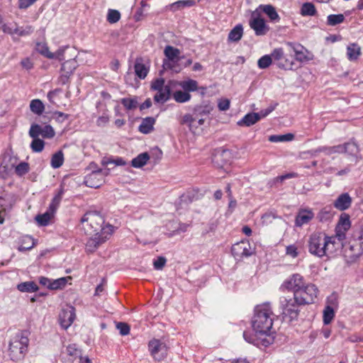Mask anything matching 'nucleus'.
Segmentation results:
<instances>
[{
    "instance_id": "nucleus-56",
    "label": "nucleus",
    "mask_w": 363,
    "mask_h": 363,
    "mask_svg": "<svg viewBox=\"0 0 363 363\" xmlns=\"http://www.w3.org/2000/svg\"><path fill=\"white\" fill-rule=\"evenodd\" d=\"M278 106L277 103L272 104L267 108L261 110L259 112H258V117L259 118V120L261 118L267 117L269 113H271Z\"/></svg>"
},
{
    "instance_id": "nucleus-54",
    "label": "nucleus",
    "mask_w": 363,
    "mask_h": 363,
    "mask_svg": "<svg viewBox=\"0 0 363 363\" xmlns=\"http://www.w3.org/2000/svg\"><path fill=\"white\" fill-rule=\"evenodd\" d=\"M67 284V279L65 277H62L57 279L52 280V285L50 289L56 290L63 288Z\"/></svg>"
},
{
    "instance_id": "nucleus-33",
    "label": "nucleus",
    "mask_w": 363,
    "mask_h": 363,
    "mask_svg": "<svg viewBox=\"0 0 363 363\" xmlns=\"http://www.w3.org/2000/svg\"><path fill=\"white\" fill-rule=\"evenodd\" d=\"M65 352L69 357V359L71 361H74L77 358H80V357H82L81 350L75 344H70L67 345L65 350Z\"/></svg>"
},
{
    "instance_id": "nucleus-1",
    "label": "nucleus",
    "mask_w": 363,
    "mask_h": 363,
    "mask_svg": "<svg viewBox=\"0 0 363 363\" xmlns=\"http://www.w3.org/2000/svg\"><path fill=\"white\" fill-rule=\"evenodd\" d=\"M274 315L270 302L257 305L251 320L254 333L244 331L245 340L258 347H266L272 344L274 340L272 333Z\"/></svg>"
},
{
    "instance_id": "nucleus-41",
    "label": "nucleus",
    "mask_w": 363,
    "mask_h": 363,
    "mask_svg": "<svg viewBox=\"0 0 363 363\" xmlns=\"http://www.w3.org/2000/svg\"><path fill=\"white\" fill-rule=\"evenodd\" d=\"M294 138V135L291 133H287L284 135H273L269 138V140L272 143L279 142H288L291 141Z\"/></svg>"
},
{
    "instance_id": "nucleus-59",
    "label": "nucleus",
    "mask_w": 363,
    "mask_h": 363,
    "mask_svg": "<svg viewBox=\"0 0 363 363\" xmlns=\"http://www.w3.org/2000/svg\"><path fill=\"white\" fill-rule=\"evenodd\" d=\"M298 177V174L296 172H290L287 173L279 177H277L274 179L273 182L274 183L276 182H282L286 179H292V178H297Z\"/></svg>"
},
{
    "instance_id": "nucleus-10",
    "label": "nucleus",
    "mask_w": 363,
    "mask_h": 363,
    "mask_svg": "<svg viewBox=\"0 0 363 363\" xmlns=\"http://www.w3.org/2000/svg\"><path fill=\"white\" fill-rule=\"evenodd\" d=\"M113 232L114 227L112 225H104L100 233H96L94 237L87 240L86 250L89 252H94L102 243L110 238Z\"/></svg>"
},
{
    "instance_id": "nucleus-2",
    "label": "nucleus",
    "mask_w": 363,
    "mask_h": 363,
    "mask_svg": "<svg viewBox=\"0 0 363 363\" xmlns=\"http://www.w3.org/2000/svg\"><path fill=\"white\" fill-rule=\"evenodd\" d=\"M335 238L323 232L311 233L307 240L308 252L318 257L328 256L335 250Z\"/></svg>"
},
{
    "instance_id": "nucleus-17",
    "label": "nucleus",
    "mask_w": 363,
    "mask_h": 363,
    "mask_svg": "<svg viewBox=\"0 0 363 363\" xmlns=\"http://www.w3.org/2000/svg\"><path fill=\"white\" fill-rule=\"evenodd\" d=\"M250 26L255 30L257 35H264L269 30V26L265 23V21L258 15H255L254 13L250 20Z\"/></svg>"
},
{
    "instance_id": "nucleus-23",
    "label": "nucleus",
    "mask_w": 363,
    "mask_h": 363,
    "mask_svg": "<svg viewBox=\"0 0 363 363\" xmlns=\"http://www.w3.org/2000/svg\"><path fill=\"white\" fill-rule=\"evenodd\" d=\"M134 69L135 75L141 79H145L149 72V67L143 62L141 58L136 59Z\"/></svg>"
},
{
    "instance_id": "nucleus-46",
    "label": "nucleus",
    "mask_w": 363,
    "mask_h": 363,
    "mask_svg": "<svg viewBox=\"0 0 363 363\" xmlns=\"http://www.w3.org/2000/svg\"><path fill=\"white\" fill-rule=\"evenodd\" d=\"M196 4L195 0H180L171 5L172 9H179L184 7H191Z\"/></svg>"
},
{
    "instance_id": "nucleus-6",
    "label": "nucleus",
    "mask_w": 363,
    "mask_h": 363,
    "mask_svg": "<svg viewBox=\"0 0 363 363\" xmlns=\"http://www.w3.org/2000/svg\"><path fill=\"white\" fill-rule=\"evenodd\" d=\"M176 84L175 81L170 80L165 84V80L162 77L153 80L150 87L152 90L157 91L154 96L155 101L162 104L167 101L171 96V87Z\"/></svg>"
},
{
    "instance_id": "nucleus-5",
    "label": "nucleus",
    "mask_w": 363,
    "mask_h": 363,
    "mask_svg": "<svg viewBox=\"0 0 363 363\" xmlns=\"http://www.w3.org/2000/svg\"><path fill=\"white\" fill-rule=\"evenodd\" d=\"M299 306L294 298L281 296L279 298V309L284 320L291 322L298 318L299 315Z\"/></svg>"
},
{
    "instance_id": "nucleus-60",
    "label": "nucleus",
    "mask_w": 363,
    "mask_h": 363,
    "mask_svg": "<svg viewBox=\"0 0 363 363\" xmlns=\"http://www.w3.org/2000/svg\"><path fill=\"white\" fill-rule=\"evenodd\" d=\"M116 328L119 330L121 335H127L130 333V326L125 323H118L116 324Z\"/></svg>"
},
{
    "instance_id": "nucleus-63",
    "label": "nucleus",
    "mask_w": 363,
    "mask_h": 363,
    "mask_svg": "<svg viewBox=\"0 0 363 363\" xmlns=\"http://www.w3.org/2000/svg\"><path fill=\"white\" fill-rule=\"evenodd\" d=\"M166 262H167V259L165 257L161 256V257H158L156 259L154 260L153 262V266H154V268L157 270H160L162 269L164 266L166 264Z\"/></svg>"
},
{
    "instance_id": "nucleus-19",
    "label": "nucleus",
    "mask_w": 363,
    "mask_h": 363,
    "mask_svg": "<svg viewBox=\"0 0 363 363\" xmlns=\"http://www.w3.org/2000/svg\"><path fill=\"white\" fill-rule=\"evenodd\" d=\"M352 204V198L348 193L340 194L333 202L335 208L340 211H345L350 207Z\"/></svg>"
},
{
    "instance_id": "nucleus-31",
    "label": "nucleus",
    "mask_w": 363,
    "mask_h": 363,
    "mask_svg": "<svg viewBox=\"0 0 363 363\" xmlns=\"http://www.w3.org/2000/svg\"><path fill=\"white\" fill-rule=\"evenodd\" d=\"M361 54V48L355 43L350 44L347 48V55L350 60H355Z\"/></svg>"
},
{
    "instance_id": "nucleus-25",
    "label": "nucleus",
    "mask_w": 363,
    "mask_h": 363,
    "mask_svg": "<svg viewBox=\"0 0 363 363\" xmlns=\"http://www.w3.org/2000/svg\"><path fill=\"white\" fill-rule=\"evenodd\" d=\"M64 193L65 190L63 186H60V188L58 189L57 192L55 194L53 199H52L48 209L55 213L57 209L60 206Z\"/></svg>"
},
{
    "instance_id": "nucleus-36",
    "label": "nucleus",
    "mask_w": 363,
    "mask_h": 363,
    "mask_svg": "<svg viewBox=\"0 0 363 363\" xmlns=\"http://www.w3.org/2000/svg\"><path fill=\"white\" fill-rule=\"evenodd\" d=\"M179 61L178 60H170V59H164L162 62V67L164 70H171L175 72H179L180 71V68L179 67Z\"/></svg>"
},
{
    "instance_id": "nucleus-61",
    "label": "nucleus",
    "mask_w": 363,
    "mask_h": 363,
    "mask_svg": "<svg viewBox=\"0 0 363 363\" xmlns=\"http://www.w3.org/2000/svg\"><path fill=\"white\" fill-rule=\"evenodd\" d=\"M348 230L346 228H342L335 227V235L333 236L335 240L337 238L339 241H342L346 238V233Z\"/></svg>"
},
{
    "instance_id": "nucleus-28",
    "label": "nucleus",
    "mask_w": 363,
    "mask_h": 363,
    "mask_svg": "<svg viewBox=\"0 0 363 363\" xmlns=\"http://www.w3.org/2000/svg\"><path fill=\"white\" fill-rule=\"evenodd\" d=\"M243 34V28L242 25L238 24L235 26L229 33L228 39L231 42H238L239 41Z\"/></svg>"
},
{
    "instance_id": "nucleus-4",
    "label": "nucleus",
    "mask_w": 363,
    "mask_h": 363,
    "mask_svg": "<svg viewBox=\"0 0 363 363\" xmlns=\"http://www.w3.org/2000/svg\"><path fill=\"white\" fill-rule=\"evenodd\" d=\"M211 108L207 106H197L194 108L191 114L187 113L182 117V124L187 125L191 132L205 122L204 116L210 113Z\"/></svg>"
},
{
    "instance_id": "nucleus-30",
    "label": "nucleus",
    "mask_w": 363,
    "mask_h": 363,
    "mask_svg": "<svg viewBox=\"0 0 363 363\" xmlns=\"http://www.w3.org/2000/svg\"><path fill=\"white\" fill-rule=\"evenodd\" d=\"M54 215L55 213L48 209L44 213L38 215L35 217V220L40 225L46 226L49 224Z\"/></svg>"
},
{
    "instance_id": "nucleus-16",
    "label": "nucleus",
    "mask_w": 363,
    "mask_h": 363,
    "mask_svg": "<svg viewBox=\"0 0 363 363\" xmlns=\"http://www.w3.org/2000/svg\"><path fill=\"white\" fill-rule=\"evenodd\" d=\"M76 318L75 308L71 305L64 307L59 315V321L61 327L67 329Z\"/></svg>"
},
{
    "instance_id": "nucleus-47",
    "label": "nucleus",
    "mask_w": 363,
    "mask_h": 363,
    "mask_svg": "<svg viewBox=\"0 0 363 363\" xmlns=\"http://www.w3.org/2000/svg\"><path fill=\"white\" fill-rule=\"evenodd\" d=\"M335 317V309L330 306H325L323 311V323L325 325L329 324Z\"/></svg>"
},
{
    "instance_id": "nucleus-64",
    "label": "nucleus",
    "mask_w": 363,
    "mask_h": 363,
    "mask_svg": "<svg viewBox=\"0 0 363 363\" xmlns=\"http://www.w3.org/2000/svg\"><path fill=\"white\" fill-rule=\"evenodd\" d=\"M230 100L228 99H221L218 101V108L221 111H225L229 109L230 108Z\"/></svg>"
},
{
    "instance_id": "nucleus-53",
    "label": "nucleus",
    "mask_w": 363,
    "mask_h": 363,
    "mask_svg": "<svg viewBox=\"0 0 363 363\" xmlns=\"http://www.w3.org/2000/svg\"><path fill=\"white\" fill-rule=\"evenodd\" d=\"M286 255L291 258H296L299 255L298 247L296 244L286 246Z\"/></svg>"
},
{
    "instance_id": "nucleus-21",
    "label": "nucleus",
    "mask_w": 363,
    "mask_h": 363,
    "mask_svg": "<svg viewBox=\"0 0 363 363\" xmlns=\"http://www.w3.org/2000/svg\"><path fill=\"white\" fill-rule=\"evenodd\" d=\"M156 123V118L154 117H146L142 119L141 123L138 127V130L143 134H149L154 130V125Z\"/></svg>"
},
{
    "instance_id": "nucleus-62",
    "label": "nucleus",
    "mask_w": 363,
    "mask_h": 363,
    "mask_svg": "<svg viewBox=\"0 0 363 363\" xmlns=\"http://www.w3.org/2000/svg\"><path fill=\"white\" fill-rule=\"evenodd\" d=\"M109 121V116L106 113H104L102 116L97 118L96 123L99 127H104L108 124Z\"/></svg>"
},
{
    "instance_id": "nucleus-13",
    "label": "nucleus",
    "mask_w": 363,
    "mask_h": 363,
    "mask_svg": "<svg viewBox=\"0 0 363 363\" xmlns=\"http://www.w3.org/2000/svg\"><path fill=\"white\" fill-rule=\"evenodd\" d=\"M305 284L304 278L302 275L300 274H293L283 282L281 289L292 291L294 296L295 292L301 289Z\"/></svg>"
},
{
    "instance_id": "nucleus-51",
    "label": "nucleus",
    "mask_w": 363,
    "mask_h": 363,
    "mask_svg": "<svg viewBox=\"0 0 363 363\" xmlns=\"http://www.w3.org/2000/svg\"><path fill=\"white\" fill-rule=\"evenodd\" d=\"M121 102L127 110L135 109L138 104L136 99L132 98H123L121 99Z\"/></svg>"
},
{
    "instance_id": "nucleus-39",
    "label": "nucleus",
    "mask_w": 363,
    "mask_h": 363,
    "mask_svg": "<svg viewBox=\"0 0 363 363\" xmlns=\"http://www.w3.org/2000/svg\"><path fill=\"white\" fill-rule=\"evenodd\" d=\"M315 13L316 9L312 3L306 2L303 4L301 8V14L303 16H313Z\"/></svg>"
},
{
    "instance_id": "nucleus-58",
    "label": "nucleus",
    "mask_w": 363,
    "mask_h": 363,
    "mask_svg": "<svg viewBox=\"0 0 363 363\" xmlns=\"http://www.w3.org/2000/svg\"><path fill=\"white\" fill-rule=\"evenodd\" d=\"M65 48H62L58 49L55 52H51L49 54V59H57L59 61L64 60V54H65Z\"/></svg>"
},
{
    "instance_id": "nucleus-43",
    "label": "nucleus",
    "mask_w": 363,
    "mask_h": 363,
    "mask_svg": "<svg viewBox=\"0 0 363 363\" xmlns=\"http://www.w3.org/2000/svg\"><path fill=\"white\" fill-rule=\"evenodd\" d=\"M351 226V222L350 220V216L347 213H342L340 216L338 223L336 227L346 228L349 230Z\"/></svg>"
},
{
    "instance_id": "nucleus-22",
    "label": "nucleus",
    "mask_w": 363,
    "mask_h": 363,
    "mask_svg": "<svg viewBox=\"0 0 363 363\" xmlns=\"http://www.w3.org/2000/svg\"><path fill=\"white\" fill-rule=\"evenodd\" d=\"M259 121L258 113L252 112L247 113L241 120L238 121L237 124L239 126L250 127Z\"/></svg>"
},
{
    "instance_id": "nucleus-42",
    "label": "nucleus",
    "mask_w": 363,
    "mask_h": 363,
    "mask_svg": "<svg viewBox=\"0 0 363 363\" xmlns=\"http://www.w3.org/2000/svg\"><path fill=\"white\" fill-rule=\"evenodd\" d=\"M30 171V166L28 162H21L15 167V173L18 177H23Z\"/></svg>"
},
{
    "instance_id": "nucleus-15",
    "label": "nucleus",
    "mask_w": 363,
    "mask_h": 363,
    "mask_svg": "<svg viewBox=\"0 0 363 363\" xmlns=\"http://www.w3.org/2000/svg\"><path fill=\"white\" fill-rule=\"evenodd\" d=\"M149 351L153 358L157 361L164 359L167 354L166 345L159 340L153 339L148 344Z\"/></svg>"
},
{
    "instance_id": "nucleus-27",
    "label": "nucleus",
    "mask_w": 363,
    "mask_h": 363,
    "mask_svg": "<svg viewBox=\"0 0 363 363\" xmlns=\"http://www.w3.org/2000/svg\"><path fill=\"white\" fill-rule=\"evenodd\" d=\"M21 292L32 293L38 290V285L34 281H25L20 283L16 286Z\"/></svg>"
},
{
    "instance_id": "nucleus-32",
    "label": "nucleus",
    "mask_w": 363,
    "mask_h": 363,
    "mask_svg": "<svg viewBox=\"0 0 363 363\" xmlns=\"http://www.w3.org/2000/svg\"><path fill=\"white\" fill-rule=\"evenodd\" d=\"M172 98L176 102L183 104L189 101L191 96L184 90H179L172 94Z\"/></svg>"
},
{
    "instance_id": "nucleus-45",
    "label": "nucleus",
    "mask_w": 363,
    "mask_h": 363,
    "mask_svg": "<svg viewBox=\"0 0 363 363\" xmlns=\"http://www.w3.org/2000/svg\"><path fill=\"white\" fill-rule=\"evenodd\" d=\"M43 126L33 123L30 125L29 130V135L33 139L38 138L40 135H43Z\"/></svg>"
},
{
    "instance_id": "nucleus-3",
    "label": "nucleus",
    "mask_w": 363,
    "mask_h": 363,
    "mask_svg": "<svg viewBox=\"0 0 363 363\" xmlns=\"http://www.w3.org/2000/svg\"><path fill=\"white\" fill-rule=\"evenodd\" d=\"M29 339L26 332L16 334L9 342L8 355L12 361H19L24 358L28 352Z\"/></svg>"
},
{
    "instance_id": "nucleus-29",
    "label": "nucleus",
    "mask_w": 363,
    "mask_h": 363,
    "mask_svg": "<svg viewBox=\"0 0 363 363\" xmlns=\"http://www.w3.org/2000/svg\"><path fill=\"white\" fill-rule=\"evenodd\" d=\"M178 84L183 90L188 93L198 89V82L194 79H188L187 80L179 82Z\"/></svg>"
},
{
    "instance_id": "nucleus-35",
    "label": "nucleus",
    "mask_w": 363,
    "mask_h": 363,
    "mask_svg": "<svg viewBox=\"0 0 363 363\" xmlns=\"http://www.w3.org/2000/svg\"><path fill=\"white\" fill-rule=\"evenodd\" d=\"M35 245L33 238L30 235L22 237L21 245L18 247L19 251H26L32 249Z\"/></svg>"
},
{
    "instance_id": "nucleus-14",
    "label": "nucleus",
    "mask_w": 363,
    "mask_h": 363,
    "mask_svg": "<svg viewBox=\"0 0 363 363\" xmlns=\"http://www.w3.org/2000/svg\"><path fill=\"white\" fill-rule=\"evenodd\" d=\"M231 252L237 259L248 257L254 253L250 243L245 240H241L232 246Z\"/></svg>"
},
{
    "instance_id": "nucleus-20",
    "label": "nucleus",
    "mask_w": 363,
    "mask_h": 363,
    "mask_svg": "<svg viewBox=\"0 0 363 363\" xmlns=\"http://www.w3.org/2000/svg\"><path fill=\"white\" fill-rule=\"evenodd\" d=\"M77 65V62L74 59L67 60L62 63L61 68V71L62 72L61 79H63L65 78V79H67L69 76L72 74Z\"/></svg>"
},
{
    "instance_id": "nucleus-50",
    "label": "nucleus",
    "mask_w": 363,
    "mask_h": 363,
    "mask_svg": "<svg viewBox=\"0 0 363 363\" xmlns=\"http://www.w3.org/2000/svg\"><path fill=\"white\" fill-rule=\"evenodd\" d=\"M45 143L40 138L33 139L30 143V148L34 152H40L43 150Z\"/></svg>"
},
{
    "instance_id": "nucleus-18",
    "label": "nucleus",
    "mask_w": 363,
    "mask_h": 363,
    "mask_svg": "<svg viewBox=\"0 0 363 363\" xmlns=\"http://www.w3.org/2000/svg\"><path fill=\"white\" fill-rule=\"evenodd\" d=\"M314 213L311 208H300L295 218V225L301 228L311 222L314 218Z\"/></svg>"
},
{
    "instance_id": "nucleus-9",
    "label": "nucleus",
    "mask_w": 363,
    "mask_h": 363,
    "mask_svg": "<svg viewBox=\"0 0 363 363\" xmlns=\"http://www.w3.org/2000/svg\"><path fill=\"white\" fill-rule=\"evenodd\" d=\"M319 290L314 284H306L294 296L298 303L301 306L314 303L318 298Z\"/></svg>"
},
{
    "instance_id": "nucleus-38",
    "label": "nucleus",
    "mask_w": 363,
    "mask_h": 363,
    "mask_svg": "<svg viewBox=\"0 0 363 363\" xmlns=\"http://www.w3.org/2000/svg\"><path fill=\"white\" fill-rule=\"evenodd\" d=\"M30 111L36 115H41L45 111V106L40 99H33L30 103Z\"/></svg>"
},
{
    "instance_id": "nucleus-40",
    "label": "nucleus",
    "mask_w": 363,
    "mask_h": 363,
    "mask_svg": "<svg viewBox=\"0 0 363 363\" xmlns=\"http://www.w3.org/2000/svg\"><path fill=\"white\" fill-rule=\"evenodd\" d=\"M333 213L330 207L322 208L318 213L317 218L320 222H326L332 219Z\"/></svg>"
},
{
    "instance_id": "nucleus-7",
    "label": "nucleus",
    "mask_w": 363,
    "mask_h": 363,
    "mask_svg": "<svg viewBox=\"0 0 363 363\" xmlns=\"http://www.w3.org/2000/svg\"><path fill=\"white\" fill-rule=\"evenodd\" d=\"M104 222V217L97 211H88L81 218L82 228L86 234H92L99 229L101 230Z\"/></svg>"
},
{
    "instance_id": "nucleus-11",
    "label": "nucleus",
    "mask_w": 363,
    "mask_h": 363,
    "mask_svg": "<svg viewBox=\"0 0 363 363\" xmlns=\"http://www.w3.org/2000/svg\"><path fill=\"white\" fill-rule=\"evenodd\" d=\"M108 174V169H98L93 170L90 174L85 176L84 184L90 188H99L104 182V178Z\"/></svg>"
},
{
    "instance_id": "nucleus-48",
    "label": "nucleus",
    "mask_w": 363,
    "mask_h": 363,
    "mask_svg": "<svg viewBox=\"0 0 363 363\" xmlns=\"http://www.w3.org/2000/svg\"><path fill=\"white\" fill-rule=\"evenodd\" d=\"M345 17L342 14H330L328 16L327 23L329 26H336L342 23Z\"/></svg>"
},
{
    "instance_id": "nucleus-57",
    "label": "nucleus",
    "mask_w": 363,
    "mask_h": 363,
    "mask_svg": "<svg viewBox=\"0 0 363 363\" xmlns=\"http://www.w3.org/2000/svg\"><path fill=\"white\" fill-rule=\"evenodd\" d=\"M55 135L53 128L50 125H46L43 128V138H52Z\"/></svg>"
},
{
    "instance_id": "nucleus-49",
    "label": "nucleus",
    "mask_w": 363,
    "mask_h": 363,
    "mask_svg": "<svg viewBox=\"0 0 363 363\" xmlns=\"http://www.w3.org/2000/svg\"><path fill=\"white\" fill-rule=\"evenodd\" d=\"M34 30L32 26L27 25L25 27H15V34L18 36H26L30 35Z\"/></svg>"
},
{
    "instance_id": "nucleus-34",
    "label": "nucleus",
    "mask_w": 363,
    "mask_h": 363,
    "mask_svg": "<svg viewBox=\"0 0 363 363\" xmlns=\"http://www.w3.org/2000/svg\"><path fill=\"white\" fill-rule=\"evenodd\" d=\"M64 162V154L62 150H59L52 155L50 160V165L53 169L60 168Z\"/></svg>"
},
{
    "instance_id": "nucleus-12",
    "label": "nucleus",
    "mask_w": 363,
    "mask_h": 363,
    "mask_svg": "<svg viewBox=\"0 0 363 363\" xmlns=\"http://www.w3.org/2000/svg\"><path fill=\"white\" fill-rule=\"evenodd\" d=\"M286 45L294 53L296 61L306 62L313 59V55L300 43L288 42Z\"/></svg>"
},
{
    "instance_id": "nucleus-52",
    "label": "nucleus",
    "mask_w": 363,
    "mask_h": 363,
    "mask_svg": "<svg viewBox=\"0 0 363 363\" xmlns=\"http://www.w3.org/2000/svg\"><path fill=\"white\" fill-rule=\"evenodd\" d=\"M272 63V57L269 55H265L258 60L257 65L260 69H266L269 67Z\"/></svg>"
},
{
    "instance_id": "nucleus-55",
    "label": "nucleus",
    "mask_w": 363,
    "mask_h": 363,
    "mask_svg": "<svg viewBox=\"0 0 363 363\" xmlns=\"http://www.w3.org/2000/svg\"><path fill=\"white\" fill-rule=\"evenodd\" d=\"M101 164L104 166H108L111 164H114L116 166H123L125 164V162L121 157H118L116 160L104 158L102 160Z\"/></svg>"
},
{
    "instance_id": "nucleus-24",
    "label": "nucleus",
    "mask_w": 363,
    "mask_h": 363,
    "mask_svg": "<svg viewBox=\"0 0 363 363\" xmlns=\"http://www.w3.org/2000/svg\"><path fill=\"white\" fill-rule=\"evenodd\" d=\"M259 9L264 12L271 21L279 22L280 21V17L273 6L270 4L260 5Z\"/></svg>"
},
{
    "instance_id": "nucleus-37",
    "label": "nucleus",
    "mask_w": 363,
    "mask_h": 363,
    "mask_svg": "<svg viewBox=\"0 0 363 363\" xmlns=\"http://www.w3.org/2000/svg\"><path fill=\"white\" fill-rule=\"evenodd\" d=\"M165 59L178 60H179L180 51L179 49L171 45H167L164 50Z\"/></svg>"
},
{
    "instance_id": "nucleus-44",
    "label": "nucleus",
    "mask_w": 363,
    "mask_h": 363,
    "mask_svg": "<svg viewBox=\"0 0 363 363\" xmlns=\"http://www.w3.org/2000/svg\"><path fill=\"white\" fill-rule=\"evenodd\" d=\"M121 18V13L118 10L108 9L106 16V20L109 23H116Z\"/></svg>"
},
{
    "instance_id": "nucleus-8",
    "label": "nucleus",
    "mask_w": 363,
    "mask_h": 363,
    "mask_svg": "<svg viewBox=\"0 0 363 363\" xmlns=\"http://www.w3.org/2000/svg\"><path fill=\"white\" fill-rule=\"evenodd\" d=\"M357 152L358 147L357 144L353 141H350L342 145L332 147H319L317 149L308 151V153L311 156H315L319 152H325L326 155H330L334 153H348L350 155H355Z\"/></svg>"
},
{
    "instance_id": "nucleus-26",
    "label": "nucleus",
    "mask_w": 363,
    "mask_h": 363,
    "mask_svg": "<svg viewBox=\"0 0 363 363\" xmlns=\"http://www.w3.org/2000/svg\"><path fill=\"white\" fill-rule=\"evenodd\" d=\"M150 159L147 152H143L133 158L131 161V165L135 168H140L145 165Z\"/></svg>"
}]
</instances>
